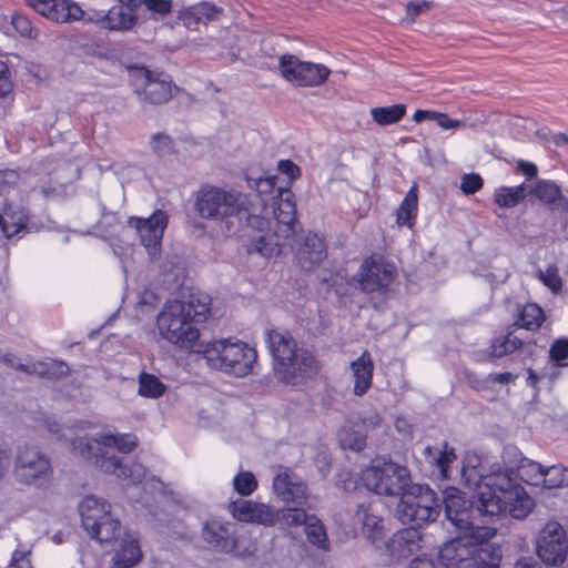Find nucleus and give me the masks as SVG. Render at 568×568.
I'll list each match as a JSON object with an SVG mask.
<instances>
[{"label":"nucleus","mask_w":568,"mask_h":568,"mask_svg":"<svg viewBox=\"0 0 568 568\" xmlns=\"http://www.w3.org/2000/svg\"><path fill=\"white\" fill-rule=\"evenodd\" d=\"M503 493H478L467 496L456 488L444 491L446 519L458 530V536L446 541L439 549L438 560L445 568H470L484 552L486 544L496 536L497 529L485 526L508 511L513 518L524 519L534 508V500L506 476L490 479Z\"/></svg>","instance_id":"obj_1"},{"label":"nucleus","mask_w":568,"mask_h":568,"mask_svg":"<svg viewBox=\"0 0 568 568\" xmlns=\"http://www.w3.org/2000/svg\"><path fill=\"white\" fill-rule=\"evenodd\" d=\"M138 444L133 435L104 434L97 437L82 436L72 440V449L103 473L115 475L130 484L141 483L145 467L138 462L123 463L118 453L128 454Z\"/></svg>","instance_id":"obj_2"},{"label":"nucleus","mask_w":568,"mask_h":568,"mask_svg":"<svg viewBox=\"0 0 568 568\" xmlns=\"http://www.w3.org/2000/svg\"><path fill=\"white\" fill-rule=\"evenodd\" d=\"M210 312L206 298L191 295L187 301L175 300L165 305L158 315L156 325L161 336L181 347L193 348L199 342L196 327Z\"/></svg>","instance_id":"obj_3"},{"label":"nucleus","mask_w":568,"mask_h":568,"mask_svg":"<svg viewBox=\"0 0 568 568\" xmlns=\"http://www.w3.org/2000/svg\"><path fill=\"white\" fill-rule=\"evenodd\" d=\"M266 343L273 359L274 375L280 382L296 385L316 374L313 354L298 347L288 331H267Z\"/></svg>","instance_id":"obj_4"},{"label":"nucleus","mask_w":568,"mask_h":568,"mask_svg":"<svg viewBox=\"0 0 568 568\" xmlns=\"http://www.w3.org/2000/svg\"><path fill=\"white\" fill-rule=\"evenodd\" d=\"M197 352L203 354L210 367L236 377L252 373L257 359L256 351L241 341L220 339L200 344Z\"/></svg>","instance_id":"obj_5"},{"label":"nucleus","mask_w":568,"mask_h":568,"mask_svg":"<svg viewBox=\"0 0 568 568\" xmlns=\"http://www.w3.org/2000/svg\"><path fill=\"white\" fill-rule=\"evenodd\" d=\"M195 209L199 215L206 220L236 219L242 222L250 217L248 201L245 195L214 186L202 187L199 191Z\"/></svg>","instance_id":"obj_6"},{"label":"nucleus","mask_w":568,"mask_h":568,"mask_svg":"<svg viewBox=\"0 0 568 568\" xmlns=\"http://www.w3.org/2000/svg\"><path fill=\"white\" fill-rule=\"evenodd\" d=\"M440 500L429 486L414 484L399 498L396 517L403 525L422 527L433 523L440 514Z\"/></svg>","instance_id":"obj_7"},{"label":"nucleus","mask_w":568,"mask_h":568,"mask_svg":"<svg viewBox=\"0 0 568 568\" xmlns=\"http://www.w3.org/2000/svg\"><path fill=\"white\" fill-rule=\"evenodd\" d=\"M366 488L377 495L402 497L414 485L410 473L404 465L377 458L363 470Z\"/></svg>","instance_id":"obj_8"},{"label":"nucleus","mask_w":568,"mask_h":568,"mask_svg":"<svg viewBox=\"0 0 568 568\" xmlns=\"http://www.w3.org/2000/svg\"><path fill=\"white\" fill-rule=\"evenodd\" d=\"M12 474L22 485L40 487L50 479L52 467L49 457L39 448L23 445L17 449Z\"/></svg>","instance_id":"obj_9"},{"label":"nucleus","mask_w":568,"mask_h":568,"mask_svg":"<svg viewBox=\"0 0 568 568\" xmlns=\"http://www.w3.org/2000/svg\"><path fill=\"white\" fill-rule=\"evenodd\" d=\"M536 554L542 564L551 567L562 565L568 555V536L557 521H548L536 538Z\"/></svg>","instance_id":"obj_10"},{"label":"nucleus","mask_w":568,"mask_h":568,"mask_svg":"<svg viewBox=\"0 0 568 568\" xmlns=\"http://www.w3.org/2000/svg\"><path fill=\"white\" fill-rule=\"evenodd\" d=\"M280 70L285 80L300 87L320 85L331 73L324 64L301 61L293 54L280 58Z\"/></svg>","instance_id":"obj_11"},{"label":"nucleus","mask_w":568,"mask_h":568,"mask_svg":"<svg viewBox=\"0 0 568 568\" xmlns=\"http://www.w3.org/2000/svg\"><path fill=\"white\" fill-rule=\"evenodd\" d=\"M130 74L135 88H143V101L151 104L168 103L173 94L170 77L154 73L144 67H132Z\"/></svg>","instance_id":"obj_12"},{"label":"nucleus","mask_w":568,"mask_h":568,"mask_svg":"<svg viewBox=\"0 0 568 568\" xmlns=\"http://www.w3.org/2000/svg\"><path fill=\"white\" fill-rule=\"evenodd\" d=\"M501 459L505 469L495 470L484 477L485 485L488 488L485 493H494V495L498 497L503 495V493L498 490L496 486L491 485L490 479L493 480V477L497 476H506L511 481V484H514V486L520 488L529 497L525 488L518 481L517 477L525 478V476L528 475L527 469L531 468L530 463L536 462L526 458L523 453L514 445H507L504 447Z\"/></svg>","instance_id":"obj_13"},{"label":"nucleus","mask_w":568,"mask_h":568,"mask_svg":"<svg viewBox=\"0 0 568 568\" xmlns=\"http://www.w3.org/2000/svg\"><path fill=\"white\" fill-rule=\"evenodd\" d=\"M396 268L382 258H366L358 272V284L365 293H385L393 283Z\"/></svg>","instance_id":"obj_14"},{"label":"nucleus","mask_w":568,"mask_h":568,"mask_svg":"<svg viewBox=\"0 0 568 568\" xmlns=\"http://www.w3.org/2000/svg\"><path fill=\"white\" fill-rule=\"evenodd\" d=\"M274 225L273 235L267 239L260 236L255 241V250L265 257H271L274 253L278 254L282 245L290 240L297 229L296 214L273 212Z\"/></svg>","instance_id":"obj_15"},{"label":"nucleus","mask_w":568,"mask_h":568,"mask_svg":"<svg viewBox=\"0 0 568 568\" xmlns=\"http://www.w3.org/2000/svg\"><path fill=\"white\" fill-rule=\"evenodd\" d=\"M202 537L206 544H209L216 551L230 554L233 552L235 556L244 557L252 552L248 550L239 551L236 550V538L234 526L230 523L221 520L206 521L202 528Z\"/></svg>","instance_id":"obj_16"},{"label":"nucleus","mask_w":568,"mask_h":568,"mask_svg":"<svg viewBox=\"0 0 568 568\" xmlns=\"http://www.w3.org/2000/svg\"><path fill=\"white\" fill-rule=\"evenodd\" d=\"M24 3L42 17L57 22L78 21L83 17L82 9L71 0H23Z\"/></svg>","instance_id":"obj_17"},{"label":"nucleus","mask_w":568,"mask_h":568,"mask_svg":"<svg viewBox=\"0 0 568 568\" xmlns=\"http://www.w3.org/2000/svg\"><path fill=\"white\" fill-rule=\"evenodd\" d=\"M168 216L162 211H155L146 219L130 217L129 225L134 227L140 236L141 243L149 250L151 255L158 251L166 227Z\"/></svg>","instance_id":"obj_18"},{"label":"nucleus","mask_w":568,"mask_h":568,"mask_svg":"<svg viewBox=\"0 0 568 568\" xmlns=\"http://www.w3.org/2000/svg\"><path fill=\"white\" fill-rule=\"evenodd\" d=\"M326 257V247L323 240L316 234H308L301 239L296 247L295 260L304 271H311Z\"/></svg>","instance_id":"obj_19"},{"label":"nucleus","mask_w":568,"mask_h":568,"mask_svg":"<svg viewBox=\"0 0 568 568\" xmlns=\"http://www.w3.org/2000/svg\"><path fill=\"white\" fill-rule=\"evenodd\" d=\"M422 535L416 526H409L394 534L386 542V549L393 558H406L420 547Z\"/></svg>","instance_id":"obj_20"},{"label":"nucleus","mask_w":568,"mask_h":568,"mask_svg":"<svg viewBox=\"0 0 568 568\" xmlns=\"http://www.w3.org/2000/svg\"><path fill=\"white\" fill-rule=\"evenodd\" d=\"M534 476H529L535 486L542 485L547 489L568 486V468L561 465L544 467L539 463H530Z\"/></svg>","instance_id":"obj_21"},{"label":"nucleus","mask_w":568,"mask_h":568,"mask_svg":"<svg viewBox=\"0 0 568 568\" xmlns=\"http://www.w3.org/2000/svg\"><path fill=\"white\" fill-rule=\"evenodd\" d=\"M275 494L284 503L302 504L306 498V485L288 473L278 474L273 480Z\"/></svg>","instance_id":"obj_22"},{"label":"nucleus","mask_w":568,"mask_h":568,"mask_svg":"<svg viewBox=\"0 0 568 568\" xmlns=\"http://www.w3.org/2000/svg\"><path fill=\"white\" fill-rule=\"evenodd\" d=\"M79 513L82 527L84 529H92L98 526L100 520L110 515V505L90 495L84 497L79 504Z\"/></svg>","instance_id":"obj_23"},{"label":"nucleus","mask_w":568,"mask_h":568,"mask_svg":"<svg viewBox=\"0 0 568 568\" xmlns=\"http://www.w3.org/2000/svg\"><path fill=\"white\" fill-rule=\"evenodd\" d=\"M141 556L138 539L131 534H125L120 540V548L112 557L111 568H131L140 561Z\"/></svg>","instance_id":"obj_24"},{"label":"nucleus","mask_w":568,"mask_h":568,"mask_svg":"<svg viewBox=\"0 0 568 568\" xmlns=\"http://www.w3.org/2000/svg\"><path fill=\"white\" fill-rule=\"evenodd\" d=\"M361 513H363L362 532L364 537L369 540L373 546L381 547L385 538L383 518L375 514L372 505L368 507L362 506L358 510V514Z\"/></svg>","instance_id":"obj_25"},{"label":"nucleus","mask_w":568,"mask_h":568,"mask_svg":"<svg viewBox=\"0 0 568 568\" xmlns=\"http://www.w3.org/2000/svg\"><path fill=\"white\" fill-rule=\"evenodd\" d=\"M355 378L354 394L363 396L372 385L374 365L367 352L351 364Z\"/></svg>","instance_id":"obj_26"},{"label":"nucleus","mask_w":568,"mask_h":568,"mask_svg":"<svg viewBox=\"0 0 568 568\" xmlns=\"http://www.w3.org/2000/svg\"><path fill=\"white\" fill-rule=\"evenodd\" d=\"M423 455L429 464L436 465L443 478L449 477V465L456 460L454 448H448L447 443L443 447L425 446Z\"/></svg>","instance_id":"obj_27"},{"label":"nucleus","mask_w":568,"mask_h":568,"mask_svg":"<svg viewBox=\"0 0 568 568\" xmlns=\"http://www.w3.org/2000/svg\"><path fill=\"white\" fill-rule=\"evenodd\" d=\"M27 221L28 214L22 209L0 214V241L17 235L26 227Z\"/></svg>","instance_id":"obj_28"},{"label":"nucleus","mask_w":568,"mask_h":568,"mask_svg":"<svg viewBox=\"0 0 568 568\" xmlns=\"http://www.w3.org/2000/svg\"><path fill=\"white\" fill-rule=\"evenodd\" d=\"M135 20L133 10L119 4L108 11L103 21L110 30H129L134 26Z\"/></svg>","instance_id":"obj_29"},{"label":"nucleus","mask_w":568,"mask_h":568,"mask_svg":"<svg viewBox=\"0 0 568 568\" xmlns=\"http://www.w3.org/2000/svg\"><path fill=\"white\" fill-rule=\"evenodd\" d=\"M121 523L118 519L112 518L111 514L98 523V526L92 529H84L91 536L97 539L100 544H108L113 540H118L121 535Z\"/></svg>","instance_id":"obj_30"},{"label":"nucleus","mask_w":568,"mask_h":568,"mask_svg":"<svg viewBox=\"0 0 568 568\" xmlns=\"http://www.w3.org/2000/svg\"><path fill=\"white\" fill-rule=\"evenodd\" d=\"M306 538L310 544L316 546L321 550H328L329 542L325 526L315 515H311L304 525Z\"/></svg>","instance_id":"obj_31"},{"label":"nucleus","mask_w":568,"mask_h":568,"mask_svg":"<svg viewBox=\"0 0 568 568\" xmlns=\"http://www.w3.org/2000/svg\"><path fill=\"white\" fill-rule=\"evenodd\" d=\"M417 202V189L413 186L397 210L396 221L399 225L413 226L416 219Z\"/></svg>","instance_id":"obj_32"},{"label":"nucleus","mask_w":568,"mask_h":568,"mask_svg":"<svg viewBox=\"0 0 568 568\" xmlns=\"http://www.w3.org/2000/svg\"><path fill=\"white\" fill-rule=\"evenodd\" d=\"M534 194L545 204L559 206L562 194L557 184L551 181L541 180L532 190Z\"/></svg>","instance_id":"obj_33"},{"label":"nucleus","mask_w":568,"mask_h":568,"mask_svg":"<svg viewBox=\"0 0 568 568\" xmlns=\"http://www.w3.org/2000/svg\"><path fill=\"white\" fill-rule=\"evenodd\" d=\"M527 195V186L520 184L516 187L503 186L496 191V203L501 207H514Z\"/></svg>","instance_id":"obj_34"},{"label":"nucleus","mask_w":568,"mask_h":568,"mask_svg":"<svg viewBox=\"0 0 568 568\" xmlns=\"http://www.w3.org/2000/svg\"><path fill=\"white\" fill-rule=\"evenodd\" d=\"M166 390V386L154 375L141 373L138 394L143 397L158 398Z\"/></svg>","instance_id":"obj_35"},{"label":"nucleus","mask_w":568,"mask_h":568,"mask_svg":"<svg viewBox=\"0 0 568 568\" xmlns=\"http://www.w3.org/2000/svg\"><path fill=\"white\" fill-rule=\"evenodd\" d=\"M310 516L303 508L288 507L276 511V521L282 526L297 527L304 526Z\"/></svg>","instance_id":"obj_36"},{"label":"nucleus","mask_w":568,"mask_h":568,"mask_svg":"<svg viewBox=\"0 0 568 568\" xmlns=\"http://www.w3.org/2000/svg\"><path fill=\"white\" fill-rule=\"evenodd\" d=\"M523 341L514 336L511 332H508L505 336H500L494 339L491 344V353L493 357L499 358L507 354H510L521 347Z\"/></svg>","instance_id":"obj_37"},{"label":"nucleus","mask_w":568,"mask_h":568,"mask_svg":"<svg viewBox=\"0 0 568 568\" xmlns=\"http://www.w3.org/2000/svg\"><path fill=\"white\" fill-rule=\"evenodd\" d=\"M484 552L475 560L470 568H499L501 561V549L494 544H486Z\"/></svg>","instance_id":"obj_38"},{"label":"nucleus","mask_w":568,"mask_h":568,"mask_svg":"<svg viewBox=\"0 0 568 568\" xmlns=\"http://www.w3.org/2000/svg\"><path fill=\"white\" fill-rule=\"evenodd\" d=\"M413 119L416 122H420L425 119L435 120L437 121L438 125L442 126L443 129H452L459 126L462 124L459 120H453L448 118L447 114L445 113L432 112L429 110L424 109H417Z\"/></svg>","instance_id":"obj_39"},{"label":"nucleus","mask_w":568,"mask_h":568,"mask_svg":"<svg viewBox=\"0 0 568 568\" xmlns=\"http://www.w3.org/2000/svg\"><path fill=\"white\" fill-rule=\"evenodd\" d=\"M537 277L546 285L552 293H559L562 287L561 277L556 265H549L546 271L538 270Z\"/></svg>","instance_id":"obj_40"},{"label":"nucleus","mask_w":568,"mask_h":568,"mask_svg":"<svg viewBox=\"0 0 568 568\" xmlns=\"http://www.w3.org/2000/svg\"><path fill=\"white\" fill-rule=\"evenodd\" d=\"M150 146L158 156H165L174 152L173 139L165 133H155L150 139Z\"/></svg>","instance_id":"obj_41"},{"label":"nucleus","mask_w":568,"mask_h":568,"mask_svg":"<svg viewBox=\"0 0 568 568\" xmlns=\"http://www.w3.org/2000/svg\"><path fill=\"white\" fill-rule=\"evenodd\" d=\"M406 109H371L372 116L379 125L398 122L405 115Z\"/></svg>","instance_id":"obj_42"},{"label":"nucleus","mask_w":568,"mask_h":568,"mask_svg":"<svg viewBox=\"0 0 568 568\" xmlns=\"http://www.w3.org/2000/svg\"><path fill=\"white\" fill-rule=\"evenodd\" d=\"M294 195L288 189H277V201L274 202L273 212L296 214V205L293 200Z\"/></svg>","instance_id":"obj_43"},{"label":"nucleus","mask_w":568,"mask_h":568,"mask_svg":"<svg viewBox=\"0 0 568 568\" xmlns=\"http://www.w3.org/2000/svg\"><path fill=\"white\" fill-rule=\"evenodd\" d=\"M234 489L242 496L251 495L257 487V481L251 471H243L233 480Z\"/></svg>","instance_id":"obj_44"},{"label":"nucleus","mask_w":568,"mask_h":568,"mask_svg":"<svg viewBox=\"0 0 568 568\" xmlns=\"http://www.w3.org/2000/svg\"><path fill=\"white\" fill-rule=\"evenodd\" d=\"M520 327L526 329L538 328L544 321L542 310L538 306H528L523 311Z\"/></svg>","instance_id":"obj_45"},{"label":"nucleus","mask_w":568,"mask_h":568,"mask_svg":"<svg viewBox=\"0 0 568 568\" xmlns=\"http://www.w3.org/2000/svg\"><path fill=\"white\" fill-rule=\"evenodd\" d=\"M342 446L352 450L361 452L366 446V436L356 430H345L339 436Z\"/></svg>","instance_id":"obj_46"},{"label":"nucleus","mask_w":568,"mask_h":568,"mask_svg":"<svg viewBox=\"0 0 568 568\" xmlns=\"http://www.w3.org/2000/svg\"><path fill=\"white\" fill-rule=\"evenodd\" d=\"M255 503L251 500H239L230 504V510L234 518L240 521H247L252 519Z\"/></svg>","instance_id":"obj_47"},{"label":"nucleus","mask_w":568,"mask_h":568,"mask_svg":"<svg viewBox=\"0 0 568 568\" xmlns=\"http://www.w3.org/2000/svg\"><path fill=\"white\" fill-rule=\"evenodd\" d=\"M252 519L250 523H257L264 526H273L276 521V513L271 507L264 504L255 503Z\"/></svg>","instance_id":"obj_48"},{"label":"nucleus","mask_w":568,"mask_h":568,"mask_svg":"<svg viewBox=\"0 0 568 568\" xmlns=\"http://www.w3.org/2000/svg\"><path fill=\"white\" fill-rule=\"evenodd\" d=\"M549 357L557 366H566L561 361L568 358V338L562 337L556 339L549 349Z\"/></svg>","instance_id":"obj_49"},{"label":"nucleus","mask_w":568,"mask_h":568,"mask_svg":"<svg viewBox=\"0 0 568 568\" xmlns=\"http://www.w3.org/2000/svg\"><path fill=\"white\" fill-rule=\"evenodd\" d=\"M12 24L22 37L29 39L38 37V30L32 26L30 19L23 14H13Z\"/></svg>","instance_id":"obj_50"},{"label":"nucleus","mask_w":568,"mask_h":568,"mask_svg":"<svg viewBox=\"0 0 568 568\" xmlns=\"http://www.w3.org/2000/svg\"><path fill=\"white\" fill-rule=\"evenodd\" d=\"M246 180H247L248 186L251 189L256 190V192L258 194L271 193L274 190L275 183H276V176H274V175H270V176H266V178H263V176L251 178V176H248Z\"/></svg>","instance_id":"obj_51"},{"label":"nucleus","mask_w":568,"mask_h":568,"mask_svg":"<svg viewBox=\"0 0 568 568\" xmlns=\"http://www.w3.org/2000/svg\"><path fill=\"white\" fill-rule=\"evenodd\" d=\"M483 183L480 175L475 173L465 174L462 179L460 190L467 195L474 194L483 187Z\"/></svg>","instance_id":"obj_52"},{"label":"nucleus","mask_w":568,"mask_h":568,"mask_svg":"<svg viewBox=\"0 0 568 568\" xmlns=\"http://www.w3.org/2000/svg\"><path fill=\"white\" fill-rule=\"evenodd\" d=\"M206 9L207 7L205 4H199L183 12L180 17L183 26L190 28L191 26L196 24L201 19V14H207L205 12Z\"/></svg>","instance_id":"obj_53"},{"label":"nucleus","mask_w":568,"mask_h":568,"mask_svg":"<svg viewBox=\"0 0 568 568\" xmlns=\"http://www.w3.org/2000/svg\"><path fill=\"white\" fill-rule=\"evenodd\" d=\"M10 71L6 62L0 60V97L6 98L12 92Z\"/></svg>","instance_id":"obj_54"},{"label":"nucleus","mask_w":568,"mask_h":568,"mask_svg":"<svg viewBox=\"0 0 568 568\" xmlns=\"http://www.w3.org/2000/svg\"><path fill=\"white\" fill-rule=\"evenodd\" d=\"M277 170L282 174L287 175L290 181L296 180L301 176V169L291 160L278 161Z\"/></svg>","instance_id":"obj_55"},{"label":"nucleus","mask_w":568,"mask_h":568,"mask_svg":"<svg viewBox=\"0 0 568 568\" xmlns=\"http://www.w3.org/2000/svg\"><path fill=\"white\" fill-rule=\"evenodd\" d=\"M19 174L13 170L0 171V194L17 183Z\"/></svg>","instance_id":"obj_56"},{"label":"nucleus","mask_w":568,"mask_h":568,"mask_svg":"<svg viewBox=\"0 0 568 568\" xmlns=\"http://www.w3.org/2000/svg\"><path fill=\"white\" fill-rule=\"evenodd\" d=\"M430 7H432V3L429 1H413L407 4L406 11H407V14L410 17V20L414 21V19L418 14L429 10Z\"/></svg>","instance_id":"obj_57"},{"label":"nucleus","mask_w":568,"mask_h":568,"mask_svg":"<svg viewBox=\"0 0 568 568\" xmlns=\"http://www.w3.org/2000/svg\"><path fill=\"white\" fill-rule=\"evenodd\" d=\"M12 458V452L11 448L4 444L0 443V478L6 474L8 470Z\"/></svg>","instance_id":"obj_58"},{"label":"nucleus","mask_w":568,"mask_h":568,"mask_svg":"<svg viewBox=\"0 0 568 568\" xmlns=\"http://www.w3.org/2000/svg\"><path fill=\"white\" fill-rule=\"evenodd\" d=\"M143 3H145L149 10L160 14L169 13L171 10L170 0H143Z\"/></svg>","instance_id":"obj_59"},{"label":"nucleus","mask_w":568,"mask_h":568,"mask_svg":"<svg viewBox=\"0 0 568 568\" xmlns=\"http://www.w3.org/2000/svg\"><path fill=\"white\" fill-rule=\"evenodd\" d=\"M29 554L30 550H14L9 568H30V562L26 559L27 555Z\"/></svg>","instance_id":"obj_60"},{"label":"nucleus","mask_w":568,"mask_h":568,"mask_svg":"<svg viewBox=\"0 0 568 568\" xmlns=\"http://www.w3.org/2000/svg\"><path fill=\"white\" fill-rule=\"evenodd\" d=\"M41 193L45 199H55L64 196L67 191L65 186L63 184H57V185H42L41 186Z\"/></svg>","instance_id":"obj_61"},{"label":"nucleus","mask_w":568,"mask_h":568,"mask_svg":"<svg viewBox=\"0 0 568 568\" xmlns=\"http://www.w3.org/2000/svg\"><path fill=\"white\" fill-rule=\"evenodd\" d=\"M462 477L465 481V484L471 488L479 484L481 476L475 468H465L463 467L462 470Z\"/></svg>","instance_id":"obj_62"},{"label":"nucleus","mask_w":568,"mask_h":568,"mask_svg":"<svg viewBox=\"0 0 568 568\" xmlns=\"http://www.w3.org/2000/svg\"><path fill=\"white\" fill-rule=\"evenodd\" d=\"M407 568H437L433 558L423 555L415 557L407 566Z\"/></svg>","instance_id":"obj_63"},{"label":"nucleus","mask_w":568,"mask_h":568,"mask_svg":"<svg viewBox=\"0 0 568 568\" xmlns=\"http://www.w3.org/2000/svg\"><path fill=\"white\" fill-rule=\"evenodd\" d=\"M513 568H542V565L532 557H520L514 564Z\"/></svg>","instance_id":"obj_64"}]
</instances>
